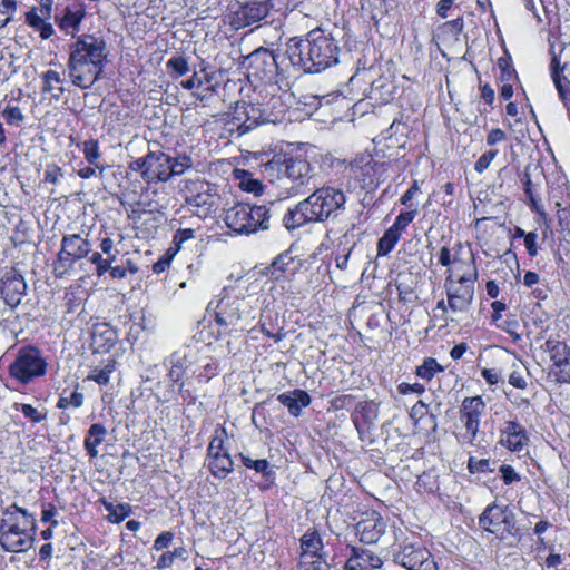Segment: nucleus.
I'll use <instances>...</instances> for the list:
<instances>
[{"mask_svg": "<svg viewBox=\"0 0 570 570\" xmlns=\"http://www.w3.org/2000/svg\"><path fill=\"white\" fill-rule=\"evenodd\" d=\"M99 336L104 337L106 340V342H110V343H114L116 340V333L114 330L104 327L100 331V327L96 326L94 328V333H92V338L96 344L98 343L97 341H98Z\"/></svg>", "mask_w": 570, "mask_h": 570, "instance_id": "nucleus-55", "label": "nucleus"}, {"mask_svg": "<svg viewBox=\"0 0 570 570\" xmlns=\"http://www.w3.org/2000/svg\"><path fill=\"white\" fill-rule=\"evenodd\" d=\"M307 223H315L311 217L305 200L299 202L294 208L288 209L283 216V225L288 229L298 228Z\"/></svg>", "mask_w": 570, "mask_h": 570, "instance_id": "nucleus-25", "label": "nucleus"}, {"mask_svg": "<svg viewBox=\"0 0 570 570\" xmlns=\"http://www.w3.org/2000/svg\"><path fill=\"white\" fill-rule=\"evenodd\" d=\"M62 78L59 72L48 70L42 75V92L50 94L51 100H59L65 89L62 86Z\"/></svg>", "mask_w": 570, "mask_h": 570, "instance_id": "nucleus-30", "label": "nucleus"}, {"mask_svg": "<svg viewBox=\"0 0 570 570\" xmlns=\"http://www.w3.org/2000/svg\"><path fill=\"white\" fill-rule=\"evenodd\" d=\"M7 124L9 125H20L24 116L21 109L17 106H8L2 112Z\"/></svg>", "mask_w": 570, "mask_h": 570, "instance_id": "nucleus-48", "label": "nucleus"}, {"mask_svg": "<svg viewBox=\"0 0 570 570\" xmlns=\"http://www.w3.org/2000/svg\"><path fill=\"white\" fill-rule=\"evenodd\" d=\"M242 462L246 468L254 469L256 472L262 473L267 479L273 474L271 464L265 459L253 460L249 456L242 455Z\"/></svg>", "mask_w": 570, "mask_h": 570, "instance_id": "nucleus-40", "label": "nucleus"}, {"mask_svg": "<svg viewBox=\"0 0 570 570\" xmlns=\"http://www.w3.org/2000/svg\"><path fill=\"white\" fill-rule=\"evenodd\" d=\"M299 566L302 570H328V564L324 561H321V556H318L316 560L312 561L305 559V564Z\"/></svg>", "mask_w": 570, "mask_h": 570, "instance_id": "nucleus-64", "label": "nucleus"}, {"mask_svg": "<svg viewBox=\"0 0 570 570\" xmlns=\"http://www.w3.org/2000/svg\"><path fill=\"white\" fill-rule=\"evenodd\" d=\"M417 214V209H411L409 212H402L395 219L394 224L391 226L397 233H402L415 218Z\"/></svg>", "mask_w": 570, "mask_h": 570, "instance_id": "nucleus-45", "label": "nucleus"}, {"mask_svg": "<svg viewBox=\"0 0 570 570\" xmlns=\"http://www.w3.org/2000/svg\"><path fill=\"white\" fill-rule=\"evenodd\" d=\"M301 548L302 553L299 564H305V559L318 557V551L323 548L320 534L315 531L306 532L301 538Z\"/></svg>", "mask_w": 570, "mask_h": 570, "instance_id": "nucleus-28", "label": "nucleus"}, {"mask_svg": "<svg viewBox=\"0 0 570 570\" xmlns=\"http://www.w3.org/2000/svg\"><path fill=\"white\" fill-rule=\"evenodd\" d=\"M167 69L173 70L177 76H184L189 71L188 61L183 56L171 57L166 62Z\"/></svg>", "mask_w": 570, "mask_h": 570, "instance_id": "nucleus-44", "label": "nucleus"}, {"mask_svg": "<svg viewBox=\"0 0 570 570\" xmlns=\"http://www.w3.org/2000/svg\"><path fill=\"white\" fill-rule=\"evenodd\" d=\"M387 86V80L384 79V78H379L377 80L373 81L372 82V86H371V95L372 96H375L376 94L380 95L379 98H381L382 100H387L391 96V92L387 91V97H384V88Z\"/></svg>", "mask_w": 570, "mask_h": 570, "instance_id": "nucleus-56", "label": "nucleus"}, {"mask_svg": "<svg viewBox=\"0 0 570 570\" xmlns=\"http://www.w3.org/2000/svg\"><path fill=\"white\" fill-rule=\"evenodd\" d=\"M106 58L104 39L81 36L72 46L67 65L72 83L80 88L91 87L99 79Z\"/></svg>", "mask_w": 570, "mask_h": 570, "instance_id": "nucleus-1", "label": "nucleus"}, {"mask_svg": "<svg viewBox=\"0 0 570 570\" xmlns=\"http://www.w3.org/2000/svg\"><path fill=\"white\" fill-rule=\"evenodd\" d=\"M557 381L561 383H570V357L557 366Z\"/></svg>", "mask_w": 570, "mask_h": 570, "instance_id": "nucleus-59", "label": "nucleus"}, {"mask_svg": "<svg viewBox=\"0 0 570 570\" xmlns=\"http://www.w3.org/2000/svg\"><path fill=\"white\" fill-rule=\"evenodd\" d=\"M311 39L312 63L316 72H321L338 62L340 48L331 35L315 29L308 32Z\"/></svg>", "mask_w": 570, "mask_h": 570, "instance_id": "nucleus-12", "label": "nucleus"}, {"mask_svg": "<svg viewBox=\"0 0 570 570\" xmlns=\"http://www.w3.org/2000/svg\"><path fill=\"white\" fill-rule=\"evenodd\" d=\"M272 8V0L240 3L230 14V26L238 30L257 23L268 17Z\"/></svg>", "mask_w": 570, "mask_h": 570, "instance_id": "nucleus-16", "label": "nucleus"}, {"mask_svg": "<svg viewBox=\"0 0 570 570\" xmlns=\"http://www.w3.org/2000/svg\"><path fill=\"white\" fill-rule=\"evenodd\" d=\"M254 320L252 307L244 298L225 294L217 303L215 321L224 328V332L219 330L220 336L233 332H244L250 325V321Z\"/></svg>", "mask_w": 570, "mask_h": 570, "instance_id": "nucleus-6", "label": "nucleus"}, {"mask_svg": "<svg viewBox=\"0 0 570 570\" xmlns=\"http://www.w3.org/2000/svg\"><path fill=\"white\" fill-rule=\"evenodd\" d=\"M115 370V362L110 361L107 365H105L101 370H94L91 374L88 375V380H91L99 385H106L110 380V374Z\"/></svg>", "mask_w": 570, "mask_h": 570, "instance_id": "nucleus-41", "label": "nucleus"}, {"mask_svg": "<svg viewBox=\"0 0 570 570\" xmlns=\"http://www.w3.org/2000/svg\"><path fill=\"white\" fill-rule=\"evenodd\" d=\"M27 284L22 275L7 273L1 282V295L7 305L17 307L26 295Z\"/></svg>", "mask_w": 570, "mask_h": 570, "instance_id": "nucleus-19", "label": "nucleus"}, {"mask_svg": "<svg viewBox=\"0 0 570 570\" xmlns=\"http://www.w3.org/2000/svg\"><path fill=\"white\" fill-rule=\"evenodd\" d=\"M395 563L407 570H438L431 552L420 543L404 542L393 554Z\"/></svg>", "mask_w": 570, "mask_h": 570, "instance_id": "nucleus-13", "label": "nucleus"}, {"mask_svg": "<svg viewBox=\"0 0 570 570\" xmlns=\"http://www.w3.org/2000/svg\"><path fill=\"white\" fill-rule=\"evenodd\" d=\"M193 166V159L190 156L184 154L177 157L169 156L170 176L183 175L187 169Z\"/></svg>", "mask_w": 570, "mask_h": 570, "instance_id": "nucleus-37", "label": "nucleus"}, {"mask_svg": "<svg viewBox=\"0 0 570 570\" xmlns=\"http://www.w3.org/2000/svg\"><path fill=\"white\" fill-rule=\"evenodd\" d=\"M478 279L476 268L473 267L470 273H464L458 279L453 278L449 269L445 277V293L448 306L454 314L469 312L474 298V283Z\"/></svg>", "mask_w": 570, "mask_h": 570, "instance_id": "nucleus-7", "label": "nucleus"}, {"mask_svg": "<svg viewBox=\"0 0 570 570\" xmlns=\"http://www.w3.org/2000/svg\"><path fill=\"white\" fill-rule=\"evenodd\" d=\"M174 534L170 531L161 532L154 542V549L157 551H161L169 547L173 541Z\"/></svg>", "mask_w": 570, "mask_h": 570, "instance_id": "nucleus-54", "label": "nucleus"}, {"mask_svg": "<svg viewBox=\"0 0 570 570\" xmlns=\"http://www.w3.org/2000/svg\"><path fill=\"white\" fill-rule=\"evenodd\" d=\"M246 59L249 73L259 80L272 81L279 70H284V60H279L278 55L265 47L254 50Z\"/></svg>", "mask_w": 570, "mask_h": 570, "instance_id": "nucleus-14", "label": "nucleus"}, {"mask_svg": "<svg viewBox=\"0 0 570 570\" xmlns=\"http://www.w3.org/2000/svg\"><path fill=\"white\" fill-rule=\"evenodd\" d=\"M498 155V150L497 149H491L487 153H484L475 163L474 165V169L475 171H478L479 174H482L485 169L489 168L490 164L492 163V160L497 157Z\"/></svg>", "mask_w": 570, "mask_h": 570, "instance_id": "nucleus-49", "label": "nucleus"}, {"mask_svg": "<svg viewBox=\"0 0 570 570\" xmlns=\"http://www.w3.org/2000/svg\"><path fill=\"white\" fill-rule=\"evenodd\" d=\"M498 472L507 485L519 482L521 480L520 474L509 464H500Z\"/></svg>", "mask_w": 570, "mask_h": 570, "instance_id": "nucleus-47", "label": "nucleus"}, {"mask_svg": "<svg viewBox=\"0 0 570 570\" xmlns=\"http://www.w3.org/2000/svg\"><path fill=\"white\" fill-rule=\"evenodd\" d=\"M479 524L507 546L511 547L519 540L520 529L517 525L515 514L509 505L494 501L482 512Z\"/></svg>", "mask_w": 570, "mask_h": 570, "instance_id": "nucleus-5", "label": "nucleus"}, {"mask_svg": "<svg viewBox=\"0 0 570 570\" xmlns=\"http://www.w3.org/2000/svg\"><path fill=\"white\" fill-rule=\"evenodd\" d=\"M353 554L346 560L345 569L346 570H364L367 568L368 560L365 559L367 556V550H357L356 548H352Z\"/></svg>", "mask_w": 570, "mask_h": 570, "instance_id": "nucleus-38", "label": "nucleus"}, {"mask_svg": "<svg viewBox=\"0 0 570 570\" xmlns=\"http://www.w3.org/2000/svg\"><path fill=\"white\" fill-rule=\"evenodd\" d=\"M544 350L556 367L570 358V347L564 342L549 338L544 343Z\"/></svg>", "mask_w": 570, "mask_h": 570, "instance_id": "nucleus-31", "label": "nucleus"}, {"mask_svg": "<svg viewBox=\"0 0 570 570\" xmlns=\"http://www.w3.org/2000/svg\"><path fill=\"white\" fill-rule=\"evenodd\" d=\"M170 362L171 368L168 373V376L174 383L178 384L179 392L184 395V382H181V379L193 362L185 353L181 352H175L170 357Z\"/></svg>", "mask_w": 570, "mask_h": 570, "instance_id": "nucleus-26", "label": "nucleus"}, {"mask_svg": "<svg viewBox=\"0 0 570 570\" xmlns=\"http://www.w3.org/2000/svg\"><path fill=\"white\" fill-rule=\"evenodd\" d=\"M47 363L40 351L31 345L19 350L16 361L10 365L9 373L19 382L26 384L32 379L46 373Z\"/></svg>", "mask_w": 570, "mask_h": 570, "instance_id": "nucleus-11", "label": "nucleus"}, {"mask_svg": "<svg viewBox=\"0 0 570 570\" xmlns=\"http://www.w3.org/2000/svg\"><path fill=\"white\" fill-rule=\"evenodd\" d=\"M83 404V394L80 392H72L69 396H61L58 401L57 407L67 409V407H80Z\"/></svg>", "mask_w": 570, "mask_h": 570, "instance_id": "nucleus-46", "label": "nucleus"}, {"mask_svg": "<svg viewBox=\"0 0 570 570\" xmlns=\"http://www.w3.org/2000/svg\"><path fill=\"white\" fill-rule=\"evenodd\" d=\"M311 217L315 223L325 222L331 216H337V213L344 209L346 197L343 190L325 186L316 188L307 198L304 199Z\"/></svg>", "mask_w": 570, "mask_h": 570, "instance_id": "nucleus-8", "label": "nucleus"}, {"mask_svg": "<svg viewBox=\"0 0 570 570\" xmlns=\"http://www.w3.org/2000/svg\"><path fill=\"white\" fill-rule=\"evenodd\" d=\"M356 531L360 540L364 543L372 544L379 541L385 531V522L382 518L373 512L368 518L362 519L356 524Z\"/></svg>", "mask_w": 570, "mask_h": 570, "instance_id": "nucleus-22", "label": "nucleus"}, {"mask_svg": "<svg viewBox=\"0 0 570 570\" xmlns=\"http://www.w3.org/2000/svg\"><path fill=\"white\" fill-rule=\"evenodd\" d=\"M183 193L186 204L196 208L198 216H207L218 206L219 195L217 188L206 180H185Z\"/></svg>", "mask_w": 570, "mask_h": 570, "instance_id": "nucleus-10", "label": "nucleus"}, {"mask_svg": "<svg viewBox=\"0 0 570 570\" xmlns=\"http://www.w3.org/2000/svg\"><path fill=\"white\" fill-rule=\"evenodd\" d=\"M208 469L217 478H225L233 470V460L228 452L214 459H208Z\"/></svg>", "mask_w": 570, "mask_h": 570, "instance_id": "nucleus-32", "label": "nucleus"}, {"mask_svg": "<svg viewBox=\"0 0 570 570\" xmlns=\"http://www.w3.org/2000/svg\"><path fill=\"white\" fill-rule=\"evenodd\" d=\"M89 261L91 264H94L96 266V274L99 277L102 276L105 273H107L108 269L110 268V266L107 264L106 258H104L102 255L98 252H94L89 256Z\"/></svg>", "mask_w": 570, "mask_h": 570, "instance_id": "nucleus-51", "label": "nucleus"}, {"mask_svg": "<svg viewBox=\"0 0 570 570\" xmlns=\"http://www.w3.org/2000/svg\"><path fill=\"white\" fill-rule=\"evenodd\" d=\"M309 49V33H307L305 39L293 37L286 43L284 59L286 58L289 61V65L297 70H302L303 72L315 73L313 66H309V63L313 62V56Z\"/></svg>", "mask_w": 570, "mask_h": 570, "instance_id": "nucleus-18", "label": "nucleus"}, {"mask_svg": "<svg viewBox=\"0 0 570 570\" xmlns=\"http://www.w3.org/2000/svg\"><path fill=\"white\" fill-rule=\"evenodd\" d=\"M106 435H107V429L100 423L92 424L89 428V430L87 431V434H86V438L83 441V446H85V450L87 451V454L91 459L98 456L97 446L100 445L105 441Z\"/></svg>", "mask_w": 570, "mask_h": 570, "instance_id": "nucleus-27", "label": "nucleus"}, {"mask_svg": "<svg viewBox=\"0 0 570 570\" xmlns=\"http://www.w3.org/2000/svg\"><path fill=\"white\" fill-rule=\"evenodd\" d=\"M498 67L501 70V80L502 81H509L514 77V70L511 68L509 58H504V57L499 58Z\"/></svg>", "mask_w": 570, "mask_h": 570, "instance_id": "nucleus-53", "label": "nucleus"}, {"mask_svg": "<svg viewBox=\"0 0 570 570\" xmlns=\"http://www.w3.org/2000/svg\"><path fill=\"white\" fill-rule=\"evenodd\" d=\"M509 383L517 389H525L527 381L521 371L514 370L509 375Z\"/></svg>", "mask_w": 570, "mask_h": 570, "instance_id": "nucleus-61", "label": "nucleus"}, {"mask_svg": "<svg viewBox=\"0 0 570 570\" xmlns=\"http://www.w3.org/2000/svg\"><path fill=\"white\" fill-rule=\"evenodd\" d=\"M529 442L525 429L517 421H508L500 430L499 443L510 451L519 452Z\"/></svg>", "mask_w": 570, "mask_h": 570, "instance_id": "nucleus-20", "label": "nucleus"}, {"mask_svg": "<svg viewBox=\"0 0 570 570\" xmlns=\"http://www.w3.org/2000/svg\"><path fill=\"white\" fill-rule=\"evenodd\" d=\"M538 235L534 232H530L527 234L524 239V245L530 256H535L538 254V245H537Z\"/></svg>", "mask_w": 570, "mask_h": 570, "instance_id": "nucleus-62", "label": "nucleus"}, {"mask_svg": "<svg viewBox=\"0 0 570 570\" xmlns=\"http://www.w3.org/2000/svg\"><path fill=\"white\" fill-rule=\"evenodd\" d=\"M195 237V230L191 228H185V229H178L174 236V243L177 247H180V245Z\"/></svg>", "mask_w": 570, "mask_h": 570, "instance_id": "nucleus-60", "label": "nucleus"}, {"mask_svg": "<svg viewBox=\"0 0 570 570\" xmlns=\"http://www.w3.org/2000/svg\"><path fill=\"white\" fill-rule=\"evenodd\" d=\"M261 167L265 178L272 183L286 179L293 195L305 194L317 186L315 167L303 157L276 155Z\"/></svg>", "mask_w": 570, "mask_h": 570, "instance_id": "nucleus-2", "label": "nucleus"}, {"mask_svg": "<svg viewBox=\"0 0 570 570\" xmlns=\"http://www.w3.org/2000/svg\"><path fill=\"white\" fill-rule=\"evenodd\" d=\"M85 10L79 8L77 10H71L69 7L65 8L62 17L59 19V28L63 30L67 35H72L79 30V26L85 18Z\"/></svg>", "mask_w": 570, "mask_h": 570, "instance_id": "nucleus-29", "label": "nucleus"}, {"mask_svg": "<svg viewBox=\"0 0 570 570\" xmlns=\"http://www.w3.org/2000/svg\"><path fill=\"white\" fill-rule=\"evenodd\" d=\"M61 168L56 164H49L45 170V181L50 184H57L62 177Z\"/></svg>", "mask_w": 570, "mask_h": 570, "instance_id": "nucleus-52", "label": "nucleus"}, {"mask_svg": "<svg viewBox=\"0 0 570 570\" xmlns=\"http://www.w3.org/2000/svg\"><path fill=\"white\" fill-rule=\"evenodd\" d=\"M505 139L507 134L500 128H494L491 129L487 136V145L494 146L501 141H504Z\"/></svg>", "mask_w": 570, "mask_h": 570, "instance_id": "nucleus-57", "label": "nucleus"}, {"mask_svg": "<svg viewBox=\"0 0 570 570\" xmlns=\"http://www.w3.org/2000/svg\"><path fill=\"white\" fill-rule=\"evenodd\" d=\"M277 400L281 404L286 406L288 412L294 416H298L302 409L311 404V396L308 393L298 389L279 394Z\"/></svg>", "mask_w": 570, "mask_h": 570, "instance_id": "nucleus-24", "label": "nucleus"}, {"mask_svg": "<svg viewBox=\"0 0 570 570\" xmlns=\"http://www.w3.org/2000/svg\"><path fill=\"white\" fill-rule=\"evenodd\" d=\"M272 217L271 208L265 205L239 203L226 210L224 220L233 232L249 235L269 229Z\"/></svg>", "mask_w": 570, "mask_h": 570, "instance_id": "nucleus-4", "label": "nucleus"}, {"mask_svg": "<svg viewBox=\"0 0 570 570\" xmlns=\"http://www.w3.org/2000/svg\"><path fill=\"white\" fill-rule=\"evenodd\" d=\"M36 520L12 503L0 520V546L8 552H22L32 547Z\"/></svg>", "mask_w": 570, "mask_h": 570, "instance_id": "nucleus-3", "label": "nucleus"}, {"mask_svg": "<svg viewBox=\"0 0 570 570\" xmlns=\"http://www.w3.org/2000/svg\"><path fill=\"white\" fill-rule=\"evenodd\" d=\"M149 163L144 173V180L153 181H167L171 178L169 167V155L163 151H149Z\"/></svg>", "mask_w": 570, "mask_h": 570, "instance_id": "nucleus-21", "label": "nucleus"}, {"mask_svg": "<svg viewBox=\"0 0 570 570\" xmlns=\"http://www.w3.org/2000/svg\"><path fill=\"white\" fill-rule=\"evenodd\" d=\"M550 52L552 55L551 77L558 89L560 99L566 102L570 99V90H567L561 83L560 71L563 72L562 78L570 85V62H564L562 67L560 66L559 55L556 52L553 45H551Z\"/></svg>", "mask_w": 570, "mask_h": 570, "instance_id": "nucleus-23", "label": "nucleus"}, {"mask_svg": "<svg viewBox=\"0 0 570 570\" xmlns=\"http://www.w3.org/2000/svg\"><path fill=\"white\" fill-rule=\"evenodd\" d=\"M82 151L85 159L99 170V175H102L106 167L99 163V159L101 158V153L99 149L98 141L95 139L86 140L83 142Z\"/></svg>", "mask_w": 570, "mask_h": 570, "instance_id": "nucleus-35", "label": "nucleus"}, {"mask_svg": "<svg viewBox=\"0 0 570 570\" xmlns=\"http://www.w3.org/2000/svg\"><path fill=\"white\" fill-rule=\"evenodd\" d=\"M485 410V403L481 396L465 397L462 401L460 414L465 428L463 438L469 444H474L479 433L480 417Z\"/></svg>", "mask_w": 570, "mask_h": 570, "instance_id": "nucleus-17", "label": "nucleus"}, {"mask_svg": "<svg viewBox=\"0 0 570 570\" xmlns=\"http://www.w3.org/2000/svg\"><path fill=\"white\" fill-rule=\"evenodd\" d=\"M495 462H490L488 459H475L474 456H470L468 461V469L471 473H479V472H493L495 470L494 465Z\"/></svg>", "mask_w": 570, "mask_h": 570, "instance_id": "nucleus-43", "label": "nucleus"}, {"mask_svg": "<svg viewBox=\"0 0 570 570\" xmlns=\"http://www.w3.org/2000/svg\"><path fill=\"white\" fill-rule=\"evenodd\" d=\"M21 412L26 417H28L33 423H39L43 421L47 416V412H40L38 409L33 407L30 404H22Z\"/></svg>", "mask_w": 570, "mask_h": 570, "instance_id": "nucleus-50", "label": "nucleus"}, {"mask_svg": "<svg viewBox=\"0 0 570 570\" xmlns=\"http://www.w3.org/2000/svg\"><path fill=\"white\" fill-rule=\"evenodd\" d=\"M108 511L107 519L110 522L119 523L131 513V507L120 501H102Z\"/></svg>", "mask_w": 570, "mask_h": 570, "instance_id": "nucleus-33", "label": "nucleus"}, {"mask_svg": "<svg viewBox=\"0 0 570 570\" xmlns=\"http://www.w3.org/2000/svg\"><path fill=\"white\" fill-rule=\"evenodd\" d=\"M232 119L240 134H246L261 124L275 122L277 117H273L272 112L262 109L259 105L238 101L233 109Z\"/></svg>", "mask_w": 570, "mask_h": 570, "instance_id": "nucleus-15", "label": "nucleus"}, {"mask_svg": "<svg viewBox=\"0 0 570 570\" xmlns=\"http://www.w3.org/2000/svg\"><path fill=\"white\" fill-rule=\"evenodd\" d=\"M91 252V244L80 234H67L61 239V248L53 263V275L65 277L73 268L76 262L86 258Z\"/></svg>", "mask_w": 570, "mask_h": 570, "instance_id": "nucleus-9", "label": "nucleus"}, {"mask_svg": "<svg viewBox=\"0 0 570 570\" xmlns=\"http://www.w3.org/2000/svg\"><path fill=\"white\" fill-rule=\"evenodd\" d=\"M401 234L390 227L377 242V255H387L397 244Z\"/></svg>", "mask_w": 570, "mask_h": 570, "instance_id": "nucleus-36", "label": "nucleus"}, {"mask_svg": "<svg viewBox=\"0 0 570 570\" xmlns=\"http://www.w3.org/2000/svg\"><path fill=\"white\" fill-rule=\"evenodd\" d=\"M174 254H170L169 250L161 256L156 263L153 265V271L156 274H160L169 267L170 262L173 259Z\"/></svg>", "mask_w": 570, "mask_h": 570, "instance_id": "nucleus-58", "label": "nucleus"}, {"mask_svg": "<svg viewBox=\"0 0 570 570\" xmlns=\"http://www.w3.org/2000/svg\"><path fill=\"white\" fill-rule=\"evenodd\" d=\"M227 436V432L223 426H217L214 431V434L212 436V440L208 445V453H207V460L214 459L218 455H223L224 452H227L224 442Z\"/></svg>", "mask_w": 570, "mask_h": 570, "instance_id": "nucleus-34", "label": "nucleus"}, {"mask_svg": "<svg viewBox=\"0 0 570 570\" xmlns=\"http://www.w3.org/2000/svg\"><path fill=\"white\" fill-rule=\"evenodd\" d=\"M397 389H399V392L403 395L409 394V393L422 394L425 391V387L420 383H414V384L401 383Z\"/></svg>", "mask_w": 570, "mask_h": 570, "instance_id": "nucleus-63", "label": "nucleus"}, {"mask_svg": "<svg viewBox=\"0 0 570 570\" xmlns=\"http://www.w3.org/2000/svg\"><path fill=\"white\" fill-rule=\"evenodd\" d=\"M443 371V367L435 358L426 357L422 365L417 366L416 375L423 380L430 381L436 372Z\"/></svg>", "mask_w": 570, "mask_h": 570, "instance_id": "nucleus-39", "label": "nucleus"}, {"mask_svg": "<svg viewBox=\"0 0 570 570\" xmlns=\"http://www.w3.org/2000/svg\"><path fill=\"white\" fill-rule=\"evenodd\" d=\"M17 10L16 0H0V28L4 27Z\"/></svg>", "mask_w": 570, "mask_h": 570, "instance_id": "nucleus-42", "label": "nucleus"}]
</instances>
